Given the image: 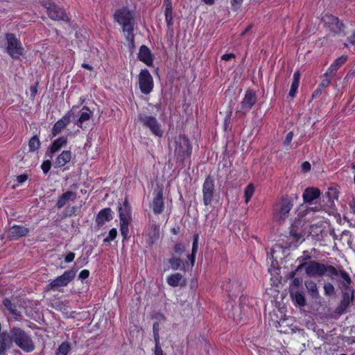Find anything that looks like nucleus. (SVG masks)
<instances>
[{
	"instance_id": "f257e3e1",
	"label": "nucleus",
	"mask_w": 355,
	"mask_h": 355,
	"mask_svg": "<svg viewBox=\"0 0 355 355\" xmlns=\"http://www.w3.org/2000/svg\"><path fill=\"white\" fill-rule=\"evenodd\" d=\"M173 145L177 162L184 166V160L190 158L192 152V146L189 138L186 135H180L174 138Z\"/></svg>"
},
{
	"instance_id": "f03ea898",
	"label": "nucleus",
	"mask_w": 355,
	"mask_h": 355,
	"mask_svg": "<svg viewBox=\"0 0 355 355\" xmlns=\"http://www.w3.org/2000/svg\"><path fill=\"white\" fill-rule=\"evenodd\" d=\"M306 274L311 277H322L327 275L334 279L338 276V270L331 265H325L316 261H310L306 270Z\"/></svg>"
},
{
	"instance_id": "7ed1b4c3",
	"label": "nucleus",
	"mask_w": 355,
	"mask_h": 355,
	"mask_svg": "<svg viewBox=\"0 0 355 355\" xmlns=\"http://www.w3.org/2000/svg\"><path fill=\"white\" fill-rule=\"evenodd\" d=\"M12 343L26 352H31L35 349V344L31 336L24 329L14 327L11 328Z\"/></svg>"
},
{
	"instance_id": "20e7f679",
	"label": "nucleus",
	"mask_w": 355,
	"mask_h": 355,
	"mask_svg": "<svg viewBox=\"0 0 355 355\" xmlns=\"http://www.w3.org/2000/svg\"><path fill=\"white\" fill-rule=\"evenodd\" d=\"M293 207V200L288 195H283L275 205L274 218L276 221L284 222L288 217L289 212Z\"/></svg>"
},
{
	"instance_id": "39448f33",
	"label": "nucleus",
	"mask_w": 355,
	"mask_h": 355,
	"mask_svg": "<svg viewBox=\"0 0 355 355\" xmlns=\"http://www.w3.org/2000/svg\"><path fill=\"white\" fill-rule=\"evenodd\" d=\"M114 19L122 26L123 30H132V27L135 26V12L127 7L116 10Z\"/></svg>"
},
{
	"instance_id": "423d86ee",
	"label": "nucleus",
	"mask_w": 355,
	"mask_h": 355,
	"mask_svg": "<svg viewBox=\"0 0 355 355\" xmlns=\"http://www.w3.org/2000/svg\"><path fill=\"white\" fill-rule=\"evenodd\" d=\"M41 4L46 9L47 15L50 19L65 22L70 21V19L63 8L50 1L46 2L43 0Z\"/></svg>"
},
{
	"instance_id": "0eeeda50",
	"label": "nucleus",
	"mask_w": 355,
	"mask_h": 355,
	"mask_svg": "<svg viewBox=\"0 0 355 355\" xmlns=\"http://www.w3.org/2000/svg\"><path fill=\"white\" fill-rule=\"evenodd\" d=\"M137 119L144 127L150 130L153 135L158 137L163 136L164 131L162 129V125L155 117L144 114H139Z\"/></svg>"
},
{
	"instance_id": "6e6552de",
	"label": "nucleus",
	"mask_w": 355,
	"mask_h": 355,
	"mask_svg": "<svg viewBox=\"0 0 355 355\" xmlns=\"http://www.w3.org/2000/svg\"><path fill=\"white\" fill-rule=\"evenodd\" d=\"M77 263H75L74 266L76 265ZM77 272V269L73 266L71 270L65 271L62 275L56 277L52 282H51L47 286L46 289L47 291L50 290H56L60 287L66 286L70 282H71Z\"/></svg>"
},
{
	"instance_id": "1a4fd4ad",
	"label": "nucleus",
	"mask_w": 355,
	"mask_h": 355,
	"mask_svg": "<svg viewBox=\"0 0 355 355\" xmlns=\"http://www.w3.org/2000/svg\"><path fill=\"white\" fill-rule=\"evenodd\" d=\"M6 39L7 41L6 52L12 59H19L24 53V48L21 42L13 33H6Z\"/></svg>"
},
{
	"instance_id": "9d476101",
	"label": "nucleus",
	"mask_w": 355,
	"mask_h": 355,
	"mask_svg": "<svg viewBox=\"0 0 355 355\" xmlns=\"http://www.w3.org/2000/svg\"><path fill=\"white\" fill-rule=\"evenodd\" d=\"M139 85L144 94H150L154 86L153 78L147 69H141L139 74Z\"/></svg>"
},
{
	"instance_id": "9b49d317",
	"label": "nucleus",
	"mask_w": 355,
	"mask_h": 355,
	"mask_svg": "<svg viewBox=\"0 0 355 355\" xmlns=\"http://www.w3.org/2000/svg\"><path fill=\"white\" fill-rule=\"evenodd\" d=\"M341 297L340 304L334 310V313L338 316L347 313L350 305L355 304V291L351 293L341 292Z\"/></svg>"
},
{
	"instance_id": "f8f14e48",
	"label": "nucleus",
	"mask_w": 355,
	"mask_h": 355,
	"mask_svg": "<svg viewBox=\"0 0 355 355\" xmlns=\"http://www.w3.org/2000/svg\"><path fill=\"white\" fill-rule=\"evenodd\" d=\"M215 191L214 178L209 175L202 185L203 203L205 206L211 204Z\"/></svg>"
},
{
	"instance_id": "ddd939ff",
	"label": "nucleus",
	"mask_w": 355,
	"mask_h": 355,
	"mask_svg": "<svg viewBox=\"0 0 355 355\" xmlns=\"http://www.w3.org/2000/svg\"><path fill=\"white\" fill-rule=\"evenodd\" d=\"M257 97L255 92L248 89L245 94L243 101L241 102V107L237 110V113L243 115L246 114L256 103Z\"/></svg>"
},
{
	"instance_id": "4468645a",
	"label": "nucleus",
	"mask_w": 355,
	"mask_h": 355,
	"mask_svg": "<svg viewBox=\"0 0 355 355\" xmlns=\"http://www.w3.org/2000/svg\"><path fill=\"white\" fill-rule=\"evenodd\" d=\"M322 21L330 28L331 31L335 34L343 33L345 35H346L345 24L337 17L332 15H325L322 17Z\"/></svg>"
},
{
	"instance_id": "2eb2a0df",
	"label": "nucleus",
	"mask_w": 355,
	"mask_h": 355,
	"mask_svg": "<svg viewBox=\"0 0 355 355\" xmlns=\"http://www.w3.org/2000/svg\"><path fill=\"white\" fill-rule=\"evenodd\" d=\"M306 222L302 218H295L290 227V236L295 241H298L299 239L303 237L305 234L304 226Z\"/></svg>"
},
{
	"instance_id": "dca6fc26",
	"label": "nucleus",
	"mask_w": 355,
	"mask_h": 355,
	"mask_svg": "<svg viewBox=\"0 0 355 355\" xmlns=\"http://www.w3.org/2000/svg\"><path fill=\"white\" fill-rule=\"evenodd\" d=\"M29 232L30 230L25 226L15 225L8 230L7 237L10 241H16L26 236Z\"/></svg>"
},
{
	"instance_id": "f3484780",
	"label": "nucleus",
	"mask_w": 355,
	"mask_h": 355,
	"mask_svg": "<svg viewBox=\"0 0 355 355\" xmlns=\"http://www.w3.org/2000/svg\"><path fill=\"white\" fill-rule=\"evenodd\" d=\"M155 196L152 202V209L155 214H160L164 211V204L163 201V189L157 187L155 191Z\"/></svg>"
},
{
	"instance_id": "a211bd4d",
	"label": "nucleus",
	"mask_w": 355,
	"mask_h": 355,
	"mask_svg": "<svg viewBox=\"0 0 355 355\" xmlns=\"http://www.w3.org/2000/svg\"><path fill=\"white\" fill-rule=\"evenodd\" d=\"M67 144V137L62 136L55 139L45 153V156L52 159L53 154L58 152Z\"/></svg>"
},
{
	"instance_id": "6ab92c4d",
	"label": "nucleus",
	"mask_w": 355,
	"mask_h": 355,
	"mask_svg": "<svg viewBox=\"0 0 355 355\" xmlns=\"http://www.w3.org/2000/svg\"><path fill=\"white\" fill-rule=\"evenodd\" d=\"M11 329L9 332L4 331L0 332V350L3 355H5L6 352L10 349L12 345V338Z\"/></svg>"
},
{
	"instance_id": "aec40b11",
	"label": "nucleus",
	"mask_w": 355,
	"mask_h": 355,
	"mask_svg": "<svg viewBox=\"0 0 355 355\" xmlns=\"http://www.w3.org/2000/svg\"><path fill=\"white\" fill-rule=\"evenodd\" d=\"M138 59L147 66L151 67L153 64L154 56L147 46L141 45L139 48Z\"/></svg>"
},
{
	"instance_id": "412c9836",
	"label": "nucleus",
	"mask_w": 355,
	"mask_h": 355,
	"mask_svg": "<svg viewBox=\"0 0 355 355\" xmlns=\"http://www.w3.org/2000/svg\"><path fill=\"white\" fill-rule=\"evenodd\" d=\"M118 211L120 220H128L131 218V206L128 197H125L123 203L119 202Z\"/></svg>"
},
{
	"instance_id": "4be33fe9",
	"label": "nucleus",
	"mask_w": 355,
	"mask_h": 355,
	"mask_svg": "<svg viewBox=\"0 0 355 355\" xmlns=\"http://www.w3.org/2000/svg\"><path fill=\"white\" fill-rule=\"evenodd\" d=\"M112 209L109 207L101 209L96 217V223L98 227H102L105 222L112 220Z\"/></svg>"
},
{
	"instance_id": "5701e85b",
	"label": "nucleus",
	"mask_w": 355,
	"mask_h": 355,
	"mask_svg": "<svg viewBox=\"0 0 355 355\" xmlns=\"http://www.w3.org/2000/svg\"><path fill=\"white\" fill-rule=\"evenodd\" d=\"M289 293L295 305L300 307H303L306 304V300L302 291L295 289V288H290Z\"/></svg>"
},
{
	"instance_id": "b1692460",
	"label": "nucleus",
	"mask_w": 355,
	"mask_h": 355,
	"mask_svg": "<svg viewBox=\"0 0 355 355\" xmlns=\"http://www.w3.org/2000/svg\"><path fill=\"white\" fill-rule=\"evenodd\" d=\"M71 114L68 112L62 118L58 120L52 128V136L55 137L64 130L70 123Z\"/></svg>"
},
{
	"instance_id": "393cba45",
	"label": "nucleus",
	"mask_w": 355,
	"mask_h": 355,
	"mask_svg": "<svg viewBox=\"0 0 355 355\" xmlns=\"http://www.w3.org/2000/svg\"><path fill=\"white\" fill-rule=\"evenodd\" d=\"M320 191L316 187L306 188L302 195L303 200L305 203H311L313 200L319 198Z\"/></svg>"
},
{
	"instance_id": "a878e982",
	"label": "nucleus",
	"mask_w": 355,
	"mask_h": 355,
	"mask_svg": "<svg viewBox=\"0 0 355 355\" xmlns=\"http://www.w3.org/2000/svg\"><path fill=\"white\" fill-rule=\"evenodd\" d=\"M76 199V193L68 191L62 193L58 198L56 207L58 209L62 208L69 200L74 201Z\"/></svg>"
},
{
	"instance_id": "bb28decb",
	"label": "nucleus",
	"mask_w": 355,
	"mask_h": 355,
	"mask_svg": "<svg viewBox=\"0 0 355 355\" xmlns=\"http://www.w3.org/2000/svg\"><path fill=\"white\" fill-rule=\"evenodd\" d=\"M167 283L172 287H177L178 286H183L186 285V280L183 279L182 274L177 272L171 275L167 278Z\"/></svg>"
},
{
	"instance_id": "cd10ccee",
	"label": "nucleus",
	"mask_w": 355,
	"mask_h": 355,
	"mask_svg": "<svg viewBox=\"0 0 355 355\" xmlns=\"http://www.w3.org/2000/svg\"><path fill=\"white\" fill-rule=\"evenodd\" d=\"M148 239L147 240L148 244L150 246L153 245L159 239V227L157 225H153L149 230L148 234Z\"/></svg>"
},
{
	"instance_id": "c85d7f7f",
	"label": "nucleus",
	"mask_w": 355,
	"mask_h": 355,
	"mask_svg": "<svg viewBox=\"0 0 355 355\" xmlns=\"http://www.w3.org/2000/svg\"><path fill=\"white\" fill-rule=\"evenodd\" d=\"M71 159V152L70 150H63L61 154H60L56 159L55 164L62 167L64 166L66 164L70 162Z\"/></svg>"
},
{
	"instance_id": "c756f323",
	"label": "nucleus",
	"mask_w": 355,
	"mask_h": 355,
	"mask_svg": "<svg viewBox=\"0 0 355 355\" xmlns=\"http://www.w3.org/2000/svg\"><path fill=\"white\" fill-rule=\"evenodd\" d=\"M168 263L172 270H177L180 269L185 271V264L180 258L172 256V257L168 259Z\"/></svg>"
},
{
	"instance_id": "7c9ffc66",
	"label": "nucleus",
	"mask_w": 355,
	"mask_h": 355,
	"mask_svg": "<svg viewBox=\"0 0 355 355\" xmlns=\"http://www.w3.org/2000/svg\"><path fill=\"white\" fill-rule=\"evenodd\" d=\"M338 197V191L336 188L330 187L328 189V191L323 196V201H324V198L327 199V202L332 205L334 203V200H337Z\"/></svg>"
},
{
	"instance_id": "2f4dec72",
	"label": "nucleus",
	"mask_w": 355,
	"mask_h": 355,
	"mask_svg": "<svg viewBox=\"0 0 355 355\" xmlns=\"http://www.w3.org/2000/svg\"><path fill=\"white\" fill-rule=\"evenodd\" d=\"M92 115V112H91V110L86 106L83 107L80 117L78 120L77 125L79 127L83 128L82 124L83 123V122L88 121L91 118Z\"/></svg>"
},
{
	"instance_id": "473e14b6",
	"label": "nucleus",
	"mask_w": 355,
	"mask_h": 355,
	"mask_svg": "<svg viewBox=\"0 0 355 355\" xmlns=\"http://www.w3.org/2000/svg\"><path fill=\"white\" fill-rule=\"evenodd\" d=\"M300 78V72L299 71L295 72V73L293 75V82L291 84V89H290V92L288 94V95L292 98H293L296 94L297 88L299 87Z\"/></svg>"
},
{
	"instance_id": "72a5a7b5",
	"label": "nucleus",
	"mask_w": 355,
	"mask_h": 355,
	"mask_svg": "<svg viewBox=\"0 0 355 355\" xmlns=\"http://www.w3.org/2000/svg\"><path fill=\"white\" fill-rule=\"evenodd\" d=\"M3 306L9 311V312L15 318L20 316L18 312L16 305L12 303L11 300L8 298H5L3 301Z\"/></svg>"
},
{
	"instance_id": "f704fd0d",
	"label": "nucleus",
	"mask_w": 355,
	"mask_h": 355,
	"mask_svg": "<svg viewBox=\"0 0 355 355\" xmlns=\"http://www.w3.org/2000/svg\"><path fill=\"white\" fill-rule=\"evenodd\" d=\"M306 288L313 298H317L319 296L318 290L316 284L313 281L305 282Z\"/></svg>"
},
{
	"instance_id": "c9c22d12",
	"label": "nucleus",
	"mask_w": 355,
	"mask_h": 355,
	"mask_svg": "<svg viewBox=\"0 0 355 355\" xmlns=\"http://www.w3.org/2000/svg\"><path fill=\"white\" fill-rule=\"evenodd\" d=\"M41 143L39 137L37 135L32 137L28 141L29 150L34 152L38 150L40 147Z\"/></svg>"
},
{
	"instance_id": "e433bc0d",
	"label": "nucleus",
	"mask_w": 355,
	"mask_h": 355,
	"mask_svg": "<svg viewBox=\"0 0 355 355\" xmlns=\"http://www.w3.org/2000/svg\"><path fill=\"white\" fill-rule=\"evenodd\" d=\"M129 224L130 221L128 220L123 219L122 220H120V231L123 240L127 239L128 238V234L129 232Z\"/></svg>"
},
{
	"instance_id": "4c0bfd02",
	"label": "nucleus",
	"mask_w": 355,
	"mask_h": 355,
	"mask_svg": "<svg viewBox=\"0 0 355 355\" xmlns=\"http://www.w3.org/2000/svg\"><path fill=\"white\" fill-rule=\"evenodd\" d=\"M71 347L68 343L63 342L58 348L55 355H67Z\"/></svg>"
},
{
	"instance_id": "58836bf2",
	"label": "nucleus",
	"mask_w": 355,
	"mask_h": 355,
	"mask_svg": "<svg viewBox=\"0 0 355 355\" xmlns=\"http://www.w3.org/2000/svg\"><path fill=\"white\" fill-rule=\"evenodd\" d=\"M254 192V187L252 184H248L244 191L245 202L248 203Z\"/></svg>"
},
{
	"instance_id": "ea45409f",
	"label": "nucleus",
	"mask_w": 355,
	"mask_h": 355,
	"mask_svg": "<svg viewBox=\"0 0 355 355\" xmlns=\"http://www.w3.org/2000/svg\"><path fill=\"white\" fill-rule=\"evenodd\" d=\"M124 33H127L125 36L126 40L132 44V47H135V35H134V26L132 27V30H123Z\"/></svg>"
},
{
	"instance_id": "a19ab883",
	"label": "nucleus",
	"mask_w": 355,
	"mask_h": 355,
	"mask_svg": "<svg viewBox=\"0 0 355 355\" xmlns=\"http://www.w3.org/2000/svg\"><path fill=\"white\" fill-rule=\"evenodd\" d=\"M164 6H165V11H164V15L165 17H171L173 16V6L171 0H165L164 1Z\"/></svg>"
},
{
	"instance_id": "79ce46f5",
	"label": "nucleus",
	"mask_w": 355,
	"mask_h": 355,
	"mask_svg": "<svg viewBox=\"0 0 355 355\" xmlns=\"http://www.w3.org/2000/svg\"><path fill=\"white\" fill-rule=\"evenodd\" d=\"M347 60V56L341 55L340 57L336 59L335 61L331 64V65L334 66L335 69L336 70H338L340 66H342L343 64L345 63Z\"/></svg>"
},
{
	"instance_id": "37998d69",
	"label": "nucleus",
	"mask_w": 355,
	"mask_h": 355,
	"mask_svg": "<svg viewBox=\"0 0 355 355\" xmlns=\"http://www.w3.org/2000/svg\"><path fill=\"white\" fill-rule=\"evenodd\" d=\"M153 337L155 343H160L159 342V323L158 322H155L153 324Z\"/></svg>"
},
{
	"instance_id": "c03bdc74",
	"label": "nucleus",
	"mask_w": 355,
	"mask_h": 355,
	"mask_svg": "<svg viewBox=\"0 0 355 355\" xmlns=\"http://www.w3.org/2000/svg\"><path fill=\"white\" fill-rule=\"evenodd\" d=\"M338 271V275L342 278L343 281L347 284H352V281L349 274L344 270H340Z\"/></svg>"
},
{
	"instance_id": "a18cd8bd",
	"label": "nucleus",
	"mask_w": 355,
	"mask_h": 355,
	"mask_svg": "<svg viewBox=\"0 0 355 355\" xmlns=\"http://www.w3.org/2000/svg\"><path fill=\"white\" fill-rule=\"evenodd\" d=\"M117 236V230L116 228H112L110 230L109 234L107 237H105L103 240L105 243H108L112 241H114Z\"/></svg>"
},
{
	"instance_id": "49530a36",
	"label": "nucleus",
	"mask_w": 355,
	"mask_h": 355,
	"mask_svg": "<svg viewBox=\"0 0 355 355\" xmlns=\"http://www.w3.org/2000/svg\"><path fill=\"white\" fill-rule=\"evenodd\" d=\"M324 290L325 295L329 296H331L335 293V288L331 283L324 284Z\"/></svg>"
},
{
	"instance_id": "de8ad7c7",
	"label": "nucleus",
	"mask_w": 355,
	"mask_h": 355,
	"mask_svg": "<svg viewBox=\"0 0 355 355\" xmlns=\"http://www.w3.org/2000/svg\"><path fill=\"white\" fill-rule=\"evenodd\" d=\"M336 71L337 70L335 69V67L331 64L327 72L324 73V77L331 80L334 77Z\"/></svg>"
},
{
	"instance_id": "09e8293b",
	"label": "nucleus",
	"mask_w": 355,
	"mask_h": 355,
	"mask_svg": "<svg viewBox=\"0 0 355 355\" xmlns=\"http://www.w3.org/2000/svg\"><path fill=\"white\" fill-rule=\"evenodd\" d=\"M173 250L175 254L181 255L185 251L184 246L181 243H178L174 245Z\"/></svg>"
},
{
	"instance_id": "8fccbe9b",
	"label": "nucleus",
	"mask_w": 355,
	"mask_h": 355,
	"mask_svg": "<svg viewBox=\"0 0 355 355\" xmlns=\"http://www.w3.org/2000/svg\"><path fill=\"white\" fill-rule=\"evenodd\" d=\"M351 284L345 283V282H340L341 286V292H347L351 293L352 291H355L354 289L350 286Z\"/></svg>"
},
{
	"instance_id": "3c124183",
	"label": "nucleus",
	"mask_w": 355,
	"mask_h": 355,
	"mask_svg": "<svg viewBox=\"0 0 355 355\" xmlns=\"http://www.w3.org/2000/svg\"><path fill=\"white\" fill-rule=\"evenodd\" d=\"M304 255L298 257L296 261H299L300 263L307 262V261L311 260V256L309 254L308 251L303 252Z\"/></svg>"
},
{
	"instance_id": "603ef678",
	"label": "nucleus",
	"mask_w": 355,
	"mask_h": 355,
	"mask_svg": "<svg viewBox=\"0 0 355 355\" xmlns=\"http://www.w3.org/2000/svg\"><path fill=\"white\" fill-rule=\"evenodd\" d=\"M51 162L49 159L43 162L41 168L43 172L46 174L51 169Z\"/></svg>"
},
{
	"instance_id": "864d4df0",
	"label": "nucleus",
	"mask_w": 355,
	"mask_h": 355,
	"mask_svg": "<svg viewBox=\"0 0 355 355\" xmlns=\"http://www.w3.org/2000/svg\"><path fill=\"white\" fill-rule=\"evenodd\" d=\"M38 86H39V83L36 82L33 85H31L30 87L31 96L33 99L35 98V96L37 94Z\"/></svg>"
},
{
	"instance_id": "5fc2aeb1",
	"label": "nucleus",
	"mask_w": 355,
	"mask_h": 355,
	"mask_svg": "<svg viewBox=\"0 0 355 355\" xmlns=\"http://www.w3.org/2000/svg\"><path fill=\"white\" fill-rule=\"evenodd\" d=\"M198 247V234L193 236V241L192 245V253L196 254Z\"/></svg>"
},
{
	"instance_id": "6e6d98bb",
	"label": "nucleus",
	"mask_w": 355,
	"mask_h": 355,
	"mask_svg": "<svg viewBox=\"0 0 355 355\" xmlns=\"http://www.w3.org/2000/svg\"><path fill=\"white\" fill-rule=\"evenodd\" d=\"M302 283V279L299 277H295L293 279L292 284L290 286V288H295L297 289Z\"/></svg>"
},
{
	"instance_id": "4d7b16f0",
	"label": "nucleus",
	"mask_w": 355,
	"mask_h": 355,
	"mask_svg": "<svg viewBox=\"0 0 355 355\" xmlns=\"http://www.w3.org/2000/svg\"><path fill=\"white\" fill-rule=\"evenodd\" d=\"M155 355H164L160 343H155Z\"/></svg>"
},
{
	"instance_id": "13d9d810",
	"label": "nucleus",
	"mask_w": 355,
	"mask_h": 355,
	"mask_svg": "<svg viewBox=\"0 0 355 355\" xmlns=\"http://www.w3.org/2000/svg\"><path fill=\"white\" fill-rule=\"evenodd\" d=\"M293 132L292 131H291L286 135V138L284 141V144L285 146H288L291 144V142L293 139Z\"/></svg>"
},
{
	"instance_id": "bf43d9fd",
	"label": "nucleus",
	"mask_w": 355,
	"mask_h": 355,
	"mask_svg": "<svg viewBox=\"0 0 355 355\" xmlns=\"http://www.w3.org/2000/svg\"><path fill=\"white\" fill-rule=\"evenodd\" d=\"M331 82V80L328 79L327 78L324 77V78L322 79V82L320 83V84L319 85L318 87H320L322 89H324L325 87H327V86H329L330 85Z\"/></svg>"
},
{
	"instance_id": "052dcab7",
	"label": "nucleus",
	"mask_w": 355,
	"mask_h": 355,
	"mask_svg": "<svg viewBox=\"0 0 355 355\" xmlns=\"http://www.w3.org/2000/svg\"><path fill=\"white\" fill-rule=\"evenodd\" d=\"M77 210V207L75 206H72L70 207H67L66 209L67 216H71L75 214L76 211Z\"/></svg>"
},
{
	"instance_id": "680f3d73",
	"label": "nucleus",
	"mask_w": 355,
	"mask_h": 355,
	"mask_svg": "<svg viewBox=\"0 0 355 355\" xmlns=\"http://www.w3.org/2000/svg\"><path fill=\"white\" fill-rule=\"evenodd\" d=\"M89 275V271L88 270H82L78 275V277L81 280L87 279Z\"/></svg>"
},
{
	"instance_id": "e2e57ef3",
	"label": "nucleus",
	"mask_w": 355,
	"mask_h": 355,
	"mask_svg": "<svg viewBox=\"0 0 355 355\" xmlns=\"http://www.w3.org/2000/svg\"><path fill=\"white\" fill-rule=\"evenodd\" d=\"M28 175L27 174H22V175H19L18 176H17V181L19 184H22L24 183L25 181H26L28 180Z\"/></svg>"
},
{
	"instance_id": "0e129e2a",
	"label": "nucleus",
	"mask_w": 355,
	"mask_h": 355,
	"mask_svg": "<svg viewBox=\"0 0 355 355\" xmlns=\"http://www.w3.org/2000/svg\"><path fill=\"white\" fill-rule=\"evenodd\" d=\"M75 258V254L73 252H69L64 258V261L67 263H70L73 261Z\"/></svg>"
},
{
	"instance_id": "69168bd1",
	"label": "nucleus",
	"mask_w": 355,
	"mask_h": 355,
	"mask_svg": "<svg viewBox=\"0 0 355 355\" xmlns=\"http://www.w3.org/2000/svg\"><path fill=\"white\" fill-rule=\"evenodd\" d=\"M307 266H309V263L308 262H303V263H301L295 269V272H297V273L298 272H300V270H302L303 268L305 269V270H306V268H307Z\"/></svg>"
},
{
	"instance_id": "338daca9",
	"label": "nucleus",
	"mask_w": 355,
	"mask_h": 355,
	"mask_svg": "<svg viewBox=\"0 0 355 355\" xmlns=\"http://www.w3.org/2000/svg\"><path fill=\"white\" fill-rule=\"evenodd\" d=\"M234 57L235 55L233 53H226L221 57V59L225 61H229Z\"/></svg>"
},
{
	"instance_id": "774afa93",
	"label": "nucleus",
	"mask_w": 355,
	"mask_h": 355,
	"mask_svg": "<svg viewBox=\"0 0 355 355\" xmlns=\"http://www.w3.org/2000/svg\"><path fill=\"white\" fill-rule=\"evenodd\" d=\"M302 168L304 171H309L311 169V164L309 162H304L302 164Z\"/></svg>"
}]
</instances>
